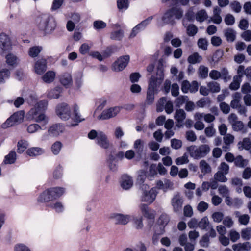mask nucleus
<instances>
[{
  "mask_svg": "<svg viewBox=\"0 0 251 251\" xmlns=\"http://www.w3.org/2000/svg\"><path fill=\"white\" fill-rule=\"evenodd\" d=\"M174 118L176 126L178 127H181L184 125L183 121L186 118V113L183 109H178L175 112Z\"/></svg>",
  "mask_w": 251,
  "mask_h": 251,
  "instance_id": "6ab92c4d",
  "label": "nucleus"
},
{
  "mask_svg": "<svg viewBox=\"0 0 251 251\" xmlns=\"http://www.w3.org/2000/svg\"><path fill=\"white\" fill-rule=\"evenodd\" d=\"M164 72L162 69H158L156 72V77L152 76L149 82L148 89L147 93V101L149 103L153 102L154 99V94L157 91L164 79Z\"/></svg>",
  "mask_w": 251,
  "mask_h": 251,
  "instance_id": "f03ea898",
  "label": "nucleus"
},
{
  "mask_svg": "<svg viewBox=\"0 0 251 251\" xmlns=\"http://www.w3.org/2000/svg\"><path fill=\"white\" fill-rule=\"evenodd\" d=\"M190 156L195 159H199L207 155L210 151L208 145L202 144L199 146H190L187 148Z\"/></svg>",
  "mask_w": 251,
  "mask_h": 251,
  "instance_id": "20e7f679",
  "label": "nucleus"
},
{
  "mask_svg": "<svg viewBox=\"0 0 251 251\" xmlns=\"http://www.w3.org/2000/svg\"><path fill=\"white\" fill-rule=\"evenodd\" d=\"M209 77L211 79L215 80L222 78L225 82H227L231 79L228 71L226 68H223L221 72L216 70H212L209 73Z\"/></svg>",
  "mask_w": 251,
  "mask_h": 251,
  "instance_id": "9d476101",
  "label": "nucleus"
},
{
  "mask_svg": "<svg viewBox=\"0 0 251 251\" xmlns=\"http://www.w3.org/2000/svg\"><path fill=\"white\" fill-rule=\"evenodd\" d=\"M148 179L149 180H152L157 175V167L154 164L151 165L149 167V172H147Z\"/></svg>",
  "mask_w": 251,
  "mask_h": 251,
  "instance_id": "473e14b6",
  "label": "nucleus"
},
{
  "mask_svg": "<svg viewBox=\"0 0 251 251\" xmlns=\"http://www.w3.org/2000/svg\"><path fill=\"white\" fill-rule=\"evenodd\" d=\"M111 217L117 224L121 225H126L130 220V216L128 215L115 213L112 214Z\"/></svg>",
  "mask_w": 251,
  "mask_h": 251,
  "instance_id": "f3484780",
  "label": "nucleus"
},
{
  "mask_svg": "<svg viewBox=\"0 0 251 251\" xmlns=\"http://www.w3.org/2000/svg\"><path fill=\"white\" fill-rule=\"evenodd\" d=\"M61 92L62 88L56 87L47 92V97L50 99H57L60 97V94Z\"/></svg>",
  "mask_w": 251,
  "mask_h": 251,
  "instance_id": "c756f323",
  "label": "nucleus"
},
{
  "mask_svg": "<svg viewBox=\"0 0 251 251\" xmlns=\"http://www.w3.org/2000/svg\"><path fill=\"white\" fill-rule=\"evenodd\" d=\"M61 83L66 87L70 86L72 84V76L70 73H65L62 75L60 78Z\"/></svg>",
  "mask_w": 251,
  "mask_h": 251,
  "instance_id": "a878e982",
  "label": "nucleus"
},
{
  "mask_svg": "<svg viewBox=\"0 0 251 251\" xmlns=\"http://www.w3.org/2000/svg\"><path fill=\"white\" fill-rule=\"evenodd\" d=\"M221 13V10L218 7H214L213 9V14L212 17H210L208 22H212L215 24H219L221 23L222 18L220 14Z\"/></svg>",
  "mask_w": 251,
  "mask_h": 251,
  "instance_id": "b1692460",
  "label": "nucleus"
},
{
  "mask_svg": "<svg viewBox=\"0 0 251 251\" xmlns=\"http://www.w3.org/2000/svg\"><path fill=\"white\" fill-rule=\"evenodd\" d=\"M230 7L234 12L239 13L241 10L242 6L239 2L235 1L230 4Z\"/></svg>",
  "mask_w": 251,
  "mask_h": 251,
  "instance_id": "e2e57ef3",
  "label": "nucleus"
},
{
  "mask_svg": "<svg viewBox=\"0 0 251 251\" xmlns=\"http://www.w3.org/2000/svg\"><path fill=\"white\" fill-rule=\"evenodd\" d=\"M189 161L188 156L186 153H184L182 156L179 157L175 160V163L177 165L187 164Z\"/></svg>",
  "mask_w": 251,
  "mask_h": 251,
  "instance_id": "8fccbe9b",
  "label": "nucleus"
},
{
  "mask_svg": "<svg viewBox=\"0 0 251 251\" xmlns=\"http://www.w3.org/2000/svg\"><path fill=\"white\" fill-rule=\"evenodd\" d=\"M56 26L55 20L52 17L44 16L38 25L39 29L45 35L51 34Z\"/></svg>",
  "mask_w": 251,
  "mask_h": 251,
  "instance_id": "39448f33",
  "label": "nucleus"
},
{
  "mask_svg": "<svg viewBox=\"0 0 251 251\" xmlns=\"http://www.w3.org/2000/svg\"><path fill=\"white\" fill-rule=\"evenodd\" d=\"M225 175H226V174H225L223 173H222L220 171H218L214 175V179L217 181L221 182H225L227 180V179Z\"/></svg>",
  "mask_w": 251,
  "mask_h": 251,
  "instance_id": "3c124183",
  "label": "nucleus"
},
{
  "mask_svg": "<svg viewBox=\"0 0 251 251\" xmlns=\"http://www.w3.org/2000/svg\"><path fill=\"white\" fill-rule=\"evenodd\" d=\"M64 130L63 126L59 124H54L48 129L49 134L51 136L56 137L62 133Z\"/></svg>",
  "mask_w": 251,
  "mask_h": 251,
  "instance_id": "aec40b11",
  "label": "nucleus"
},
{
  "mask_svg": "<svg viewBox=\"0 0 251 251\" xmlns=\"http://www.w3.org/2000/svg\"><path fill=\"white\" fill-rule=\"evenodd\" d=\"M44 150L39 147H32L26 150V154L30 156L40 155L44 153Z\"/></svg>",
  "mask_w": 251,
  "mask_h": 251,
  "instance_id": "7c9ffc66",
  "label": "nucleus"
},
{
  "mask_svg": "<svg viewBox=\"0 0 251 251\" xmlns=\"http://www.w3.org/2000/svg\"><path fill=\"white\" fill-rule=\"evenodd\" d=\"M72 108L73 113L71 118L74 120V123L71 124L70 126H74L77 125L78 123L84 120V119L82 117L79 113V107L77 105L75 104Z\"/></svg>",
  "mask_w": 251,
  "mask_h": 251,
  "instance_id": "a211bd4d",
  "label": "nucleus"
},
{
  "mask_svg": "<svg viewBox=\"0 0 251 251\" xmlns=\"http://www.w3.org/2000/svg\"><path fill=\"white\" fill-rule=\"evenodd\" d=\"M56 76V74L52 71H49L45 74L42 78L43 81L47 83H50L53 81Z\"/></svg>",
  "mask_w": 251,
  "mask_h": 251,
  "instance_id": "2f4dec72",
  "label": "nucleus"
},
{
  "mask_svg": "<svg viewBox=\"0 0 251 251\" xmlns=\"http://www.w3.org/2000/svg\"><path fill=\"white\" fill-rule=\"evenodd\" d=\"M50 207L56 212H61L64 210V206L60 202H56L50 205Z\"/></svg>",
  "mask_w": 251,
  "mask_h": 251,
  "instance_id": "69168bd1",
  "label": "nucleus"
},
{
  "mask_svg": "<svg viewBox=\"0 0 251 251\" xmlns=\"http://www.w3.org/2000/svg\"><path fill=\"white\" fill-rule=\"evenodd\" d=\"M223 217L224 215L221 212H214L212 215V218L213 221L217 223L220 222L223 219Z\"/></svg>",
  "mask_w": 251,
  "mask_h": 251,
  "instance_id": "338daca9",
  "label": "nucleus"
},
{
  "mask_svg": "<svg viewBox=\"0 0 251 251\" xmlns=\"http://www.w3.org/2000/svg\"><path fill=\"white\" fill-rule=\"evenodd\" d=\"M234 215L238 219L239 223L243 225H247L249 222L250 216L248 214H241L239 211H235Z\"/></svg>",
  "mask_w": 251,
  "mask_h": 251,
  "instance_id": "c85d7f7f",
  "label": "nucleus"
},
{
  "mask_svg": "<svg viewBox=\"0 0 251 251\" xmlns=\"http://www.w3.org/2000/svg\"><path fill=\"white\" fill-rule=\"evenodd\" d=\"M16 154L15 151H11L5 157L4 162L6 164H11L15 162L16 160Z\"/></svg>",
  "mask_w": 251,
  "mask_h": 251,
  "instance_id": "603ef678",
  "label": "nucleus"
},
{
  "mask_svg": "<svg viewBox=\"0 0 251 251\" xmlns=\"http://www.w3.org/2000/svg\"><path fill=\"white\" fill-rule=\"evenodd\" d=\"M41 129V126L38 124H32L27 126V131L29 133H33Z\"/></svg>",
  "mask_w": 251,
  "mask_h": 251,
  "instance_id": "13d9d810",
  "label": "nucleus"
},
{
  "mask_svg": "<svg viewBox=\"0 0 251 251\" xmlns=\"http://www.w3.org/2000/svg\"><path fill=\"white\" fill-rule=\"evenodd\" d=\"M183 202V199L179 194L174 196L171 201V204L175 211L178 212L181 210Z\"/></svg>",
  "mask_w": 251,
  "mask_h": 251,
  "instance_id": "dca6fc26",
  "label": "nucleus"
},
{
  "mask_svg": "<svg viewBox=\"0 0 251 251\" xmlns=\"http://www.w3.org/2000/svg\"><path fill=\"white\" fill-rule=\"evenodd\" d=\"M183 12L179 8L176 6L173 7L167 10L163 14L161 19L157 20V25L163 26L166 24H172L175 19H180L182 17Z\"/></svg>",
  "mask_w": 251,
  "mask_h": 251,
  "instance_id": "7ed1b4c3",
  "label": "nucleus"
},
{
  "mask_svg": "<svg viewBox=\"0 0 251 251\" xmlns=\"http://www.w3.org/2000/svg\"><path fill=\"white\" fill-rule=\"evenodd\" d=\"M241 82V78L239 76H234L233 81L229 85V89L232 90H236L239 89Z\"/></svg>",
  "mask_w": 251,
  "mask_h": 251,
  "instance_id": "58836bf2",
  "label": "nucleus"
},
{
  "mask_svg": "<svg viewBox=\"0 0 251 251\" xmlns=\"http://www.w3.org/2000/svg\"><path fill=\"white\" fill-rule=\"evenodd\" d=\"M56 113L61 119L68 120L70 117V107L65 103L59 104L56 107Z\"/></svg>",
  "mask_w": 251,
  "mask_h": 251,
  "instance_id": "f8f14e48",
  "label": "nucleus"
},
{
  "mask_svg": "<svg viewBox=\"0 0 251 251\" xmlns=\"http://www.w3.org/2000/svg\"><path fill=\"white\" fill-rule=\"evenodd\" d=\"M10 72L8 69H3L0 71V83H3L10 76Z\"/></svg>",
  "mask_w": 251,
  "mask_h": 251,
  "instance_id": "49530a36",
  "label": "nucleus"
},
{
  "mask_svg": "<svg viewBox=\"0 0 251 251\" xmlns=\"http://www.w3.org/2000/svg\"><path fill=\"white\" fill-rule=\"evenodd\" d=\"M65 191L61 187L51 188L44 191L38 198L41 202L48 201L60 197Z\"/></svg>",
  "mask_w": 251,
  "mask_h": 251,
  "instance_id": "423d86ee",
  "label": "nucleus"
},
{
  "mask_svg": "<svg viewBox=\"0 0 251 251\" xmlns=\"http://www.w3.org/2000/svg\"><path fill=\"white\" fill-rule=\"evenodd\" d=\"M29 144L26 140H21L18 142L17 151L19 153H23L28 147Z\"/></svg>",
  "mask_w": 251,
  "mask_h": 251,
  "instance_id": "37998d69",
  "label": "nucleus"
},
{
  "mask_svg": "<svg viewBox=\"0 0 251 251\" xmlns=\"http://www.w3.org/2000/svg\"><path fill=\"white\" fill-rule=\"evenodd\" d=\"M142 193L140 196V200L142 202L148 204L152 203L155 200L158 192L154 187L149 189V186L143 184L141 187Z\"/></svg>",
  "mask_w": 251,
  "mask_h": 251,
  "instance_id": "6e6552de",
  "label": "nucleus"
},
{
  "mask_svg": "<svg viewBox=\"0 0 251 251\" xmlns=\"http://www.w3.org/2000/svg\"><path fill=\"white\" fill-rule=\"evenodd\" d=\"M133 184V180L130 176L124 175L122 176L121 186L123 189L127 190L132 186Z\"/></svg>",
  "mask_w": 251,
  "mask_h": 251,
  "instance_id": "5701e85b",
  "label": "nucleus"
},
{
  "mask_svg": "<svg viewBox=\"0 0 251 251\" xmlns=\"http://www.w3.org/2000/svg\"><path fill=\"white\" fill-rule=\"evenodd\" d=\"M167 102L166 98L162 97L159 100L157 105V111L162 112L164 110L165 105Z\"/></svg>",
  "mask_w": 251,
  "mask_h": 251,
  "instance_id": "052dcab7",
  "label": "nucleus"
},
{
  "mask_svg": "<svg viewBox=\"0 0 251 251\" xmlns=\"http://www.w3.org/2000/svg\"><path fill=\"white\" fill-rule=\"evenodd\" d=\"M224 142L226 145L232 144L234 140V137L230 134H227L224 137Z\"/></svg>",
  "mask_w": 251,
  "mask_h": 251,
  "instance_id": "774afa93",
  "label": "nucleus"
},
{
  "mask_svg": "<svg viewBox=\"0 0 251 251\" xmlns=\"http://www.w3.org/2000/svg\"><path fill=\"white\" fill-rule=\"evenodd\" d=\"M123 37V30H119L118 31H114L111 33L110 38L115 40H120Z\"/></svg>",
  "mask_w": 251,
  "mask_h": 251,
  "instance_id": "bf43d9fd",
  "label": "nucleus"
},
{
  "mask_svg": "<svg viewBox=\"0 0 251 251\" xmlns=\"http://www.w3.org/2000/svg\"><path fill=\"white\" fill-rule=\"evenodd\" d=\"M121 107L115 106L105 109L98 117L99 119L106 120L115 117L121 111Z\"/></svg>",
  "mask_w": 251,
  "mask_h": 251,
  "instance_id": "ddd939ff",
  "label": "nucleus"
},
{
  "mask_svg": "<svg viewBox=\"0 0 251 251\" xmlns=\"http://www.w3.org/2000/svg\"><path fill=\"white\" fill-rule=\"evenodd\" d=\"M241 237L245 240H249L251 238V228L247 227L242 229Z\"/></svg>",
  "mask_w": 251,
  "mask_h": 251,
  "instance_id": "09e8293b",
  "label": "nucleus"
},
{
  "mask_svg": "<svg viewBox=\"0 0 251 251\" xmlns=\"http://www.w3.org/2000/svg\"><path fill=\"white\" fill-rule=\"evenodd\" d=\"M156 185L158 189L163 190L164 191L172 189L173 188V182L168 179L158 180L156 182Z\"/></svg>",
  "mask_w": 251,
  "mask_h": 251,
  "instance_id": "4be33fe9",
  "label": "nucleus"
},
{
  "mask_svg": "<svg viewBox=\"0 0 251 251\" xmlns=\"http://www.w3.org/2000/svg\"><path fill=\"white\" fill-rule=\"evenodd\" d=\"M47 106L48 101L46 100H42L36 102L27 113V120L46 125L49 122V118L45 113Z\"/></svg>",
  "mask_w": 251,
  "mask_h": 251,
  "instance_id": "f257e3e1",
  "label": "nucleus"
},
{
  "mask_svg": "<svg viewBox=\"0 0 251 251\" xmlns=\"http://www.w3.org/2000/svg\"><path fill=\"white\" fill-rule=\"evenodd\" d=\"M229 236L232 242H235L240 239V235L239 232L234 229H232L229 232Z\"/></svg>",
  "mask_w": 251,
  "mask_h": 251,
  "instance_id": "864d4df0",
  "label": "nucleus"
},
{
  "mask_svg": "<svg viewBox=\"0 0 251 251\" xmlns=\"http://www.w3.org/2000/svg\"><path fill=\"white\" fill-rule=\"evenodd\" d=\"M238 146L240 150H249L251 148V141L249 138H245L242 142L238 143Z\"/></svg>",
  "mask_w": 251,
  "mask_h": 251,
  "instance_id": "4c0bfd02",
  "label": "nucleus"
},
{
  "mask_svg": "<svg viewBox=\"0 0 251 251\" xmlns=\"http://www.w3.org/2000/svg\"><path fill=\"white\" fill-rule=\"evenodd\" d=\"M139 208L142 216L149 220L150 223L153 224L155 216V211L150 208L147 204L144 203L140 204Z\"/></svg>",
  "mask_w": 251,
  "mask_h": 251,
  "instance_id": "9b49d317",
  "label": "nucleus"
},
{
  "mask_svg": "<svg viewBox=\"0 0 251 251\" xmlns=\"http://www.w3.org/2000/svg\"><path fill=\"white\" fill-rule=\"evenodd\" d=\"M62 148V144L60 142H55L51 147V151L54 154H57Z\"/></svg>",
  "mask_w": 251,
  "mask_h": 251,
  "instance_id": "0e129e2a",
  "label": "nucleus"
},
{
  "mask_svg": "<svg viewBox=\"0 0 251 251\" xmlns=\"http://www.w3.org/2000/svg\"><path fill=\"white\" fill-rule=\"evenodd\" d=\"M129 61V56L125 55L119 57L112 65V69L116 72L123 70L128 64Z\"/></svg>",
  "mask_w": 251,
  "mask_h": 251,
  "instance_id": "4468645a",
  "label": "nucleus"
},
{
  "mask_svg": "<svg viewBox=\"0 0 251 251\" xmlns=\"http://www.w3.org/2000/svg\"><path fill=\"white\" fill-rule=\"evenodd\" d=\"M202 60V57L197 52L191 54L188 58V62L193 64L200 63Z\"/></svg>",
  "mask_w": 251,
  "mask_h": 251,
  "instance_id": "c9c22d12",
  "label": "nucleus"
},
{
  "mask_svg": "<svg viewBox=\"0 0 251 251\" xmlns=\"http://www.w3.org/2000/svg\"><path fill=\"white\" fill-rule=\"evenodd\" d=\"M234 163L236 166L242 168L247 165L248 161L246 159H244L241 156H238L235 158Z\"/></svg>",
  "mask_w": 251,
  "mask_h": 251,
  "instance_id": "de8ad7c7",
  "label": "nucleus"
},
{
  "mask_svg": "<svg viewBox=\"0 0 251 251\" xmlns=\"http://www.w3.org/2000/svg\"><path fill=\"white\" fill-rule=\"evenodd\" d=\"M41 50V48L39 47H33L29 49L28 54L30 56L35 57L37 56Z\"/></svg>",
  "mask_w": 251,
  "mask_h": 251,
  "instance_id": "6e6d98bb",
  "label": "nucleus"
},
{
  "mask_svg": "<svg viewBox=\"0 0 251 251\" xmlns=\"http://www.w3.org/2000/svg\"><path fill=\"white\" fill-rule=\"evenodd\" d=\"M233 100L230 102V106L233 109H236L241 104V95L240 93L236 92L232 95Z\"/></svg>",
  "mask_w": 251,
  "mask_h": 251,
  "instance_id": "cd10ccee",
  "label": "nucleus"
},
{
  "mask_svg": "<svg viewBox=\"0 0 251 251\" xmlns=\"http://www.w3.org/2000/svg\"><path fill=\"white\" fill-rule=\"evenodd\" d=\"M117 4L118 9L122 12L126 10L129 6L128 0H117Z\"/></svg>",
  "mask_w": 251,
  "mask_h": 251,
  "instance_id": "a18cd8bd",
  "label": "nucleus"
},
{
  "mask_svg": "<svg viewBox=\"0 0 251 251\" xmlns=\"http://www.w3.org/2000/svg\"><path fill=\"white\" fill-rule=\"evenodd\" d=\"M225 35L228 42H233L236 38V32L230 28L225 30Z\"/></svg>",
  "mask_w": 251,
  "mask_h": 251,
  "instance_id": "c03bdc74",
  "label": "nucleus"
},
{
  "mask_svg": "<svg viewBox=\"0 0 251 251\" xmlns=\"http://www.w3.org/2000/svg\"><path fill=\"white\" fill-rule=\"evenodd\" d=\"M88 136L90 139L96 138L97 144L103 149H108L111 146L107 135L102 131L97 132L95 130H92Z\"/></svg>",
  "mask_w": 251,
  "mask_h": 251,
  "instance_id": "0eeeda50",
  "label": "nucleus"
},
{
  "mask_svg": "<svg viewBox=\"0 0 251 251\" xmlns=\"http://www.w3.org/2000/svg\"><path fill=\"white\" fill-rule=\"evenodd\" d=\"M47 69V61L43 58L39 59L35 64V72L39 75H42Z\"/></svg>",
  "mask_w": 251,
  "mask_h": 251,
  "instance_id": "412c9836",
  "label": "nucleus"
},
{
  "mask_svg": "<svg viewBox=\"0 0 251 251\" xmlns=\"http://www.w3.org/2000/svg\"><path fill=\"white\" fill-rule=\"evenodd\" d=\"M5 59L6 63L10 66H16L19 62L18 58L12 53H9L6 55Z\"/></svg>",
  "mask_w": 251,
  "mask_h": 251,
  "instance_id": "bb28decb",
  "label": "nucleus"
},
{
  "mask_svg": "<svg viewBox=\"0 0 251 251\" xmlns=\"http://www.w3.org/2000/svg\"><path fill=\"white\" fill-rule=\"evenodd\" d=\"M12 44L10 38L4 33L0 34V50L3 52L11 50Z\"/></svg>",
  "mask_w": 251,
  "mask_h": 251,
  "instance_id": "2eb2a0df",
  "label": "nucleus"
},
{
  "mask_svg": "<svg viewBox=\"0 0 251 251\" xmlns=\"http://www.w3.org/2000/svg\"><path fill=\"white\" fill-rule=\"evenodd\" d=\"M232 248L234 251H245L250 250L251 246L249 242H245L233 244Z\"/></svg>",
  "mask_w": 251,
  "mask_h": 251,
  "instance_id": "393cba45",
  "label": "nucleus"
},
{
  "mask_svg": "<svg viewBox=\"0 0 251 251\" xmlns=\"http://www.w3.org/2000/svg\"><path fill=\"white\" fill-rule=\"evenodd\" d=\"M210 92L212 93H218L220 91V84L215 81H210L207 84Z\"/></svg>",
  "mask_w": 251,
  "mask_h": 251,
  "instance_id": "ea45409f",
  "label": "nucleus"
},
{
  "mask_svg": "<svg viewBox=\"0 0 251 251\" xmlns=\"http://www.w3.org/2000/svg\"><path fill=\"white\" fill-rule=\"evenodd\" d=\"M209 222L207 217L202 218L198 223V226L201 229H205L209 226Z\"/></svg>",
  "mask_w": 251,
  "mask_h": 251,
  "instance_id": "4d7b16f0",
  "label": "nucleus"
},
{
  "mask_svg": "<svg viewBox=\"0 0 251 251\" xmlns=\"http://www.w3.org/2000/svg\"><path fill=\"white\" fill-rule=\"evenodd\" d=\"M195 18L197 21L202 22L208 18V15L205 10L201 9L197 12Z\"/></svg>",
  "mask_w": 251,
  "mask_h": 251,
  "instance_id": "a19ab883",
  "label": "nucleus"
},
{
  "mask_svg": "<svg viewBox=\"0 0 251 251\" xmlns=\"http://www.w3.org/2000/svg\"><path fill=\"white\" fill-rule=\"evenodd\" d=\"M218 192L223 197L229 195V190L228 188L224 185H221L218 187Z\"/></svg>",
  "mask_w": 251,
  "mask_h": 251,
  "instance_id": "5fc2aeb1",
  "label": "nucleus"
},
{
  "mask_svg": "<svg viewBox=\"0 0 251 251\" xmlns=\"http://www.w3.org/2000/svg\"><path fill=\"white\" fill-rule=\"evenodd\" d=\"M90 48L91 45H89L87 43H84L80 47L79 51L81 54H86L89 52Z\"/></svg>",
  "mask_w": 251,
  "mask_h": 251,
  "instance_id": "680f3d73",
  "label": "nucleus"
},
{
  "mask_svg": "<svg viewBox=\"0 0 251 251\" xmlns=\"http://www.w3.org/2000/svg\"><path fill=\"white\" fill-rule=\"evenodd\" d=\"M148 179L147 172L144 170H140L137 172V181L139 183H143L145 179Z\"/></svg>",
  "mask_w": 251,
  "mask_h": 251,
  "instance_id": "79ce46f5",
  "label": "nucleus"
},
{
  "mask_svg": "<svg viewBox=\"0 0 251 251\" xmlns=\"http://www.w3.org/2000/svg\"><path fill=\"white\" fill-rule=\"evenodd\" d=\"M25 117V112L20 110L14 113L2 125L3 128H7L13 126L15 124L22 122Z\"/></svg>",
  "mask_w": 251,
  "mask_h": 251,
  "instance_id": "1a4fd4ad",
  "label": "nucleus"
},
{
  "mask_svg": "<svg viewBox=\"0 0 251 251\" xmlns=\"http://www.w3.org/2000/svg\"><path fill=\"white\" fill-rule=\"evenodd\" d=\"M233 130L235 131H242V133L247 132V128L245 127L243 123L241 121H238L232 125Z\"/></svg>",
  "mask_w": 251,
  "mask_h": 251,
  "instance_id": "72a5a7b5",
  "label": "nucleus"
},
{
  "mask_svg": "<svg viewBox=\"0 0 251 251\" xmlns=\"http://www.w3.org/2000/svg\"><path fill=\"white\" fill-rule=\"evenodd\" d=\"M199 167L201 173L204 174L211 172V169L210 165L204 160H202L200 162Z\"/></svg>",
  "mask_w": 251,
  "mask_h": 251,
  "instance_id": "e433bc0d",
  "label": "nucleus"
},
{
  "mask_svg": "<svg viewBox=\"0 0 251 251\" xmlns=\"http://www.w3.org/2000/svg\"><path fill=\"white\" fill-rule=\"evenodd\" d=\"M209 69L208 67L201 65L198 70V76L200 78L205 79L208 76Z\"/></svg>",
  "mask_w": 251,
  "mask_h": 251,
  "instance_id": "f704fd0d",
  "label": "nucleus"
}]
</instances>
